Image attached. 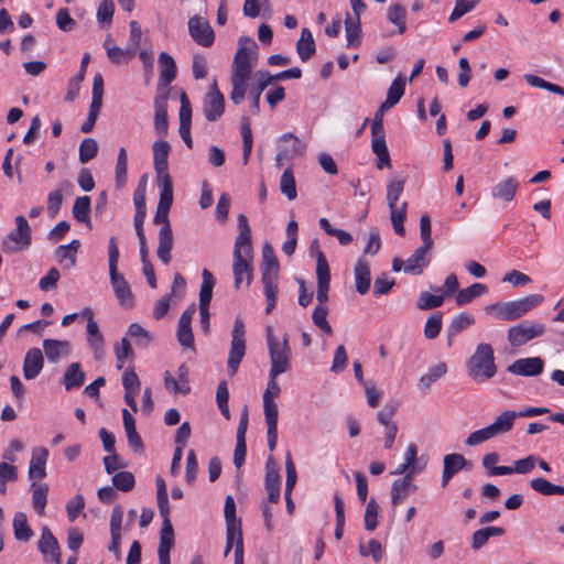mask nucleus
<instances>
[{
    "mask_svg": "<svg viewBox=\"0 0 564 564\" xmlns=\"http://www.w3.org/2000/svg\"><path fill=\"white\" fill-rule=\"evenodd\" d=\"M171 147L165 140H158L153 143V164L156 177H171L167 172V158Z\"/></svg>",
    "mask_w": 564,
    "mask_h": 564,
    "instance_id": "nucleus-20",
    "label": "nucleus"
},
{
    "mask_svg": "<svg viewBox=\"0 0 564 564\" xmlns=\"http://www.w3.org/2000/svg\"><path fill=\"white\" fill-rule=\"evenodd\" d=\"M345 32H346V46L358 47L361 43V26L360 21L352 20L349 14L345 19Z\"/></svg>",
    "mask_w": 564,
    "mask_h": 564,
    "instance_id": "nucleus-45",
    "label": "nucleus"
},
{
    "mask_svg": "<svg viewBox=\"0 0 564 564\" xmlns=\"http://www.w3.org/2000/svg\"><path fill=\"white\" fill-rule=\"evenodd\" d=\"M170 88L158 85L154 97V129L156 134L165 137L169 131L167 100Z\"/></svg>",
    "mask_w": 564,
    "mask_h": 564,
    "instance_id": "nucleus-9",
    "label": "nucleus"
},
{
    "mask_svg": "<svg viewBox=\"0 0 564 564\" xmlns=\"http://www.w3.org/2000/svg\"><path fill=\"white\" fill-rule=\"evenodd\" d=\"M328 310L325 305H316L313 311L312 319L313 323L327 335H332L333 329L327 321Z\"/></svg>",
    "mask_w": 564,
    "mask_h": 564,
    "instance_id": "nucleus-60",
    "label": "nucleus"
},
{
    "mask_svg": "<svg viewBox=\"0 0 564 564\" xmlns=\"http://www.w3.org/2000/svg\"><path fill=\"white\" fill-rule=\"evenodd\" d=\"M406 208L408 203L403 202L400 206L393 205V207H389L390 209V218L393 226V229L397 235L404 236V221L406 219Z\"/></svg>",
    "mask_w": 564,
    "mask_h": 564,
    "instance_id": "nucleus-48",
    "label": "nucleus"
},
{
    "mask_svg": "<svg viewBox=\"0 0 564 564\" xmlns=\"http://www.w3.org/2000/svg\"><path fill=\"white\" fill-rule=\"evenodd\" d=\"M544 333V324L523 321L508 329L507 339L512 347H521L530 340L543 336Z\"/></svg>",
    "mask_w": 564,
    "mask_h": 564,
    "instance_id": "nucleus-7",
    "label": "nucleus"
},
{
    "mask_svg": "<svg viewBox=\"0 0 564 564\" xmlns=\"http://www.w3.org/2000/svg\"><path fill=\"white\" fill-rule=\"evenodd\" d=\"M128 334L135 339V344L147 347L152 340L151 335L140 324L132 323L128 328Z\"/></svg>",
    "mask_w": 564,
    "mask_h": 564,
    "instance_id": "nucleus-64",
    "label": "nucleus"
},
{
    "mask_svg": "<svg viewBox=\"0 0 564 564\" xmlns=\"http://www.w3.org/2000/svg\"><path fill=\"white\" fill-rule=\"evenodd\" d=\"M109 278L119 303L123 306L131 307L133 305V294L123 274H121L118 269L110 270Z\"/></svg>",
    "mask_w": 564,
    "mask_h": 564,
    "instance_id": "nucleus-15",
    "label": "nucleus"
},
{
    "mask_svg": "<svg viewBox=\"0 0 564 564\" xmlns=\"http://www.w3.org/2000/svg\"><path fill=\"white\" fill-rule=\"evenodd\" d=\"M405 180L391 177L387 186V204L388 207H393L398 204L400 196L404 191Z\"/></svg>",
    "mask_w": 564,
    "mask_h": 564,
    "instance_id": "nucleus-53",
    "label": "nucleus"
},
{
    "mask_svg": "<svg viewBox=\"0 0 564 564\" xmlns=\"http://www.w3.org/2000/svg\"><path fill=\"white\" fill-rule=\"evenodd\" d=\"M257 43L249 36H241L232 62L231 77L250 79L252 72L251 58H257Z\"/></svg>",
    "mask_w": 564,
    "mask_h": 564,
    "instance_id": "nucleus-4",
    "label": "nucleus"
},
{
    "mask_svg": "<svg viewBox=\"0 0 564 564\" xmlns=\"http://www.w3.org/2000/svg\"><path fill=\"white\" fill-rule=\"evenodd\" d=\"M488 288L482 283H474L470 286L459 290L456 294V303L457 305H466L470 303L474 299L484 295L487 293Z\"/></svg>",
    "mask_w": 564,
    "mask_h": 564,
    "instance_id": "nucleus-47",
    "label": "nucleus"
},
{
    "mask_svg": "<svg viewBox=\"0 0 564 564\" xmlns=\"http://www.w3.org/2000/svg\"><path fill=\"white\" fill-rule=\"evenodd\" d=\"M441 329H442V314L441 313L433 314L427 318V321L425 323L424 336L427 339H434L440 335Z\"/></svg>",
    "mask_w": 564,
    "mask_h": 564,
    "instance_id": "nucleus-63",
    "label": "nucleus"
},
{
    "mask_svg": "<svg viewBox=\"0 0 564 564\" xmlns=\"http://www.w3.org/2000/svg\"><path fill=\"white\" fill-rule=\"evenodd\" d=\"M245 334V323L241 318L237 317L231 332V344L227 360L228 372L230 376H235L237 373L239 365L246 354Z\"/></svg>",
    "mask_w": 564,
    "mask_h": 564,
    "instance_id": "nucleus-6",
    "label": "nucleus"
},
{
    "mask_svg": "<svg viewBox=\"0 0 564 564\" xmlns=\"http://www.w3.org/2000/svg\"><path fill=\"white\" fill-rule=\"evenodd\" d=\"M122 419H123V426H124V431L127 434V440H128L129 446L135 453H143L144 445H143L141 436L137 432L134 417L127 409H123L122 410Z\"/></svg>",
    "mask_w": 564,
    "mask_h": 564,
    "instance_id": "nucleus-27",
    "label": "nucleus"
},
{
    "mask_svg": "<svg viewBox=\"0 0 564 564\" xmlns=\"http://www.w3.org/2000/svg\"><path fill=\"white\" fill-rule=\"evenodd\" d=\"M160 188L158 207L170 210L173 204V182L171 177H156Z\"/></svg>",
    "mask_w": 564,
    "mask_h": 564,
    "instance_id": "nucleus-44",
    "label": "nucleus"
},
{
    "mask_svg": "<svg viewBox=\"0 0 564 564\" xmlns=\"http://www.w3.org/2000/svg\"><path fill=\"white\" fill-rule=\"evenodd\" d=\"M387 20L397 26L398 34H404L406 31V10L401 4H391L387 9Z\"/></svg>",
    "mask_w": 564,
    "mask_h": 564,
    "instance_id": "nucleus-39",
    "label": "nucleus"
},
{
    "mask_svg": "<svg viewBox=\"0 0 564 564\" xmlns=\"http://www.w3.org/2000/svg\"><path fill=\"white\" fill-rule=\"evenodd\" d=\"M444 302L443 295H436L429 292H422L416 302V307L421 311H429L440 307Z\"/></svg>",
    "mask_w": 564,
    "mask_h": 564,
    "instance_id": "nucleus-58",
    "label": "nucleus"
},
{
    "mask_svg": "<svg viewBox=\"0 0 564 564\" xmlns=\"http://www.w3.org/2000/svg\"><path fill=\"white\" fill-rule=\"evenodd\" d=\"M506 530L501 527H486L474 532L471 536V547L474 550L481 549L491 536H501Z\"/></svg>",
    "mask_w": 564,
    "mask_h": 564,
    "instance_id": "nucleus-36",
    "label": "nucleus"
},
{
    "mask_svg": "<svg viewBox=\"0 0 564 564\" xmlns=\"http://www.w3.org/2000/svg\"><path fill=\"white\" fill-rule=\"evenodd\" d=\"M240 131H241V138H242V143H243L242 159H243V164H247L250 159L252 145H253V138H252L250 120L247 116H242V118H241Z\"/></svg>",
    "mask_w": 564,
    "mask_h": 564,
    "instance_id": "nucleus-51",
    "label": "nucleus"
},
{
    "mask_svg": "<svg viewBox=\"0 0 564 564\" xmlns=\"http://www.w3.org/2000/svg\"><path fill=\"white\" fill-rule=\"evenodd\" d=\"M98 153L97 141L93 138H86L79 145V162L85 164L93 160Z\"/></svg>",
    "mask_w": 564,
    "mask_h": 564,
    "instance_id": "nucleus-59",
    "label": "nucleus"
},
{
    "mask_svg": "<svg viewBox=\"0 0 564 564\" xmlns=\"http://www.w3.org/2000/svg\"><path fill=\"white\" fill-rule=\"evenodd\" d=\"M73 216L78 223L90 227V198L88 196L77 197L73 205Z\"/></svg>",
    "mask_w": 564,
    "mask_h": 564,
    "instance_id": "nucleus-49",
    "label": "nucleus"
},
{
    "mask_svg": "<svg viewBox=\"0 0 564 564\" xmlns=\"http://www.w3.org/2000/svg\"><path fill=\"white\" fill-rule=\"evenodd\" d=\"M174 544V531L171 521L162 524L158 549L159 564H170V551Z\"/></svg>",
    "mask_w": 564,
    "mask_h": 564,
    "instance_id": "nucleus-24",
    "label": "nucleus"
},
{
    "mask_svg": "<svg viewBox=\"0 0 564 564\" xmlns=\"http://www.w3.org/2000/svg\"><path fill=\"white\" fill-rule=\"evenodd\" d=\"M278 281H279V275H269V274L261 275V283L263 285V294H264L265 301H267V307H265L267 314H270L276 305L278 293H279Z\"/></svg>",
    "mask_w": 564,
    "mask_h": 564,
    "instance_id": "nucleus-30",
    "label": "nucleus"
},
{
    "mask_svg": "<svg viewBox=\"0 0 564 564\" xmlns=\"http://www.w3.org/2000/svg\"><path fill=\"white\" fill-rule=\"evenodd\" d=\"M356 290L359 294H366L370 289V267L364 259H358L355 265Z\"/></svg>",
    "mask_w": 564,
    "mask_h": 564,
    "instance_id": "nucleus-34",
    "label": "nucleus"
},
{
    "mask_svg": "<svg viewBox=\"0 0 564 564\" xmlns=\"http://www.w3.org/2000/svg\"><path fill=\"white\" fill-rule=\"evenodd\" d=\"M530 487L544 496L564 495L563 486L554 485L542 477L533 478L530 481Z\"/></svg>",
    "mask_w": 564,
    "mask_h": 564,
    "instance_id": "nucleus-52",
    "label": "nucleus"
},
{
    "mask_svg": "<svg viewBox=\"0 0 564 564\" xmlns=\"http://www.w3.org/2000/svg\"><path fill=\"white\" fill-rule=\"evenodd\" d=\"M160 77L159 84L162 87L169 88V85L176 78L177 67L172 55L162 52L159 55Z\"/></svg>",
    "mask_w": 564,
    "mask_h": 564,
    "instance_id": "nucleus-25",
    "label": "nucleus"
},
{
    "mask_svg": "<svg viewBox=\"0 0 564 564\" xmlns=\"http://www.w3.org/2000/svg\"><path fill=\"white\" fill-rule=\"evenodd\" d=\"M413 471H408L403 478L397 479L391 486V503L398 506L404 501L405 498L416 491L417 486L412 482Z\"/></svg>",
    "mask_w": 564,
    "mask_h": 564,
    "instance_id": "nucleus-17",
    "label": "nucleus"
},
{
    "mask_svg": "<svg viewBox=\"0 0 564 564\" xmlns=\"http://www.w3.org/2000/svg\"><path fill=\"white\" fill-rule=\"evenodd\" d=\"M202 278L203 282L199 290V307H209L216 281L212 272L207 269L203 270Z\"/></svg>",
    "mask_w": 564,
    "mask_h": 564,
    "instance_id": "nucleus-43",
    "label": "nucleus"
},
{
    "mask_svg": "<svg viewBox=\"0 0 564 564\" xmlns=\"http://www.w3.org/2000/svg\"><path fill=\"white\" fill-rule=\"evenodd\" d=\"M79 248L80 241L78 239L72 240L68 245L58 246L54 252L56 261L62 264L64 269H72L76 265L77 251Z\"/></svg>",
    "mask_w": 564,
    "mask_h": 564,
    "instance_id": "nucleus-23",
    "label": "nucleus"
},
{
    "mask_svg": "<svg viewBox=\"0 0 564 564\" xmlns=\"http://www.w3.org/2000/svg\"><path fill=\"white\" fill-rule=\"evenodd\" d=\"M123 520V510L121 506H116L111 511L110 517V542L108 544V550L116 554L117 557L120 556V541H121V525Z\"/></svg>",
    "mask_w": 564,
    "mask_h": 564,
    "instance_id": "nucleus-19",
    "label": "nucleus"
},
{
    "mask_svg": "<svg viewBox=\"0 0 564 564\" xmlns=\"http://www.w3.org/2000/svg\"><path fill=\"white\" fill-rule=\"evenodd\" d=\"M112 485L116 489L127 492L133 489L135 479L130 471H118L112 476Z\"/></svg>",
    "mask_w": 564,
    "mask_h": 564,
    "instance_id": "nucleus-56",
    "label": "nucleus"
},
{
    "mask_svg": "<svg viewBox=\"0 0 564 564\" xmlns=\"http://www.w3.org/2000/svg\"><path fill=\"white\" fill-rule=\"evenodd\" d=\"M334 506H335V513H336L335 538L337 540H340L344 534L345 510H344V500L338 494H336L334 496Z\"/></svg>",
    "mask_w": 564,
    "mask_h": 564,
    "instance_id": "nucleus-61",
    "label": "nucleus"
},
{
    "mask_svg": "<svg viewBox=\"0 0 564 564\" xmlns=\"http://www.w3.org/2000/svg\"><path fill=\"white\" fill-rule=\"evenodd\" d=\"M316 52L315 41L310 29L303 28L296 42V53L302 62H307Z\"/></svg>",
    "mask_w": 564,
    "mask_h": 564,
    "instance_id": "nucleus-32",
    "label": "nucleus"
},
{
    "mask_svg": "<svg viewBox=\"0 0 564 564\" xmlns=\"http://www.w3.org/2000/svg\"><path fill=\"white\" fill-rule=\"evenodd\" d=\"M280 265L273 247L265 242L262 248L261 275H279Z\"/></svg>",
    "mask_w": 564,
    "mask_h": 564,
    "instance_id": "nucleus-35",
    "label": "nucleus"
},
{
    "mask_svg": "<svg viewBox=\"0 0 564 564\" xmlns=\"http://www.w3.org/2000/svg\"><path fill=\"white\" fill-rule=\"evenodd\" d=\"M471 463L467 460L462 454L453 453L447 454L443 458V469L455 476L463 469H470Z\"/></svg>",
    "mask_w": 564,
    "mask_h": 564,
    "instance_id": "nucleus-40",
    "label": "nucleus"
},
{
    "mask_svg": "<svg viewBox=\"0 0 564 564\" xmlns=\"http://www.w3.org/2000/svg\"><path fill=\"white\" fill-rule=\"evenodd\" d=\"M468 376L478 383L486 382L497 373L495 352L490 344L480 343L466 361Z\"/></svg>",
    "mask_w": 564,
    "mask_h": 564,
    "instance_id": "nucleus-2",
    "label": "nucleus"
},
{
    "mask_svg": "<svg viewBox=\"0 0 564 564\" xmlns=\"http://www.w3.org/2000/svg\"><path fill=\"white\" fill-rule=\"evenodd\" d=\"M169 212L170 210L156 207V212L153 217V223L155 225H161L158 234L159 246L156 256L165 265L171 262V251L174 243L172 227L169 219Z\"/></svg>",
    "mask_w": 564,
    "mask_h": 564,
    "instance_id": "nucleus-5",
    "label": "nucleus"
},
{
    "mask_svg": "<svg viewBox=\"0 0 564 564\" xmlns=\"http://www.w3.org/2000/svg\"><path fill=\"white\" fill-rule=\"evenodd\" d=\"M319 227L328 235V236H333V237H336L338 239V242L341 245V246H348L352 242L354 238L351 236V234H349L348 231H345L343 229H337V228H334L329 220L327 218H321L319 221Z\"/></svg>",
    "mask_w": 564,
    "mask_h": 564,
    "instance_id": "nucleus-54",
    "label": "nucleus"
},
{
    "mask_svg": "<svg viewBox=\"0 0 564 564\" xmlns=\"http://www.w3.org/2000/svg\"><path fill=\"white\" fill-rule=\"evenodd\" d=\"M15 228L8 232L1 241V250L7 253H18L28 250L32 245V229L26 218L19 215L14 218Z\"/></svg>",
    "mask_w": 564,
    "mask_h": 564,
    "instance_id": "nucleus-3",
    "label": "nucleus"
},
{
    "mask_svg": "<svg viewBox=\"0 0 564 564\" xmlns=\"http://www.w3.org/2000/svg\"><path fill=\"white\" fill-rule=\"evenodd\" d=\"M48 452L44 447H36L32 452V457L29 466V477L31 479H42L46 476V460Z\"/></svg>",
    "mask_w": 564,
    "mask_h": 564,
    "instance_id": "nucleus-28",
    "label": "nucleus"
},
{
    "mask_svg": "<svg viewBox=\"0 0 564 564\" xmlns=\"http://www.w3.org/2000/svg\"><path fill=\"white\" fill-rule=\"evenodd\" d=\"M281 192L288 197L289 200L296 198V183L291 167L286 169L280 180Z\"/></svg>",
    "mask_w": 564,
    "mask_h": 564,
    "instance_id": "nucleus-55",
    "label": "nucleus"
},
{
    "mask_svg": "<svg viewBox=\"0 0 564 564\" xmlns=\"http://www.w3.org/2000/svg\"><path fill=\"white\" fill-rule=\"evenodd\" d=\"M238 230L232 254L234 284L237 290L240 289L243 281L249 286L253 279L251 229L248 218L243 214L238 216Z\"/></svg>",
    "mask_w": 564,
    "mask_h": 564,
    "instance_id": "nucleus-1",
    "label": "nucleus"
},
{
    "mask_svg": "<svg viewBox=\"0 0 564 564\" xmlns=\"http://www.w3.org/2000/svg\"><path fill=\"white\" fill-rule=\"evenodd\" d=\"M432 249L420 246L415 251L405 260L404 272L409 274H421L423 269L430 263L429 252Z\"/></svg>",
    "mask_w": 564,
    "mask_h": 564,
    "instance_id": "nucleus-26",
    "label": "nucleus"
},
{
    "mask_svg": "<svg viewBox=\"0 0 564 564\" xmlns=\"http://www.w3.org/2000/svg\"><path fill=\"white\" fill-rule=\"evenodd\" d=\"M191 37L200 46L210 47L215 41V33L207 20L195 15L188 20Z\"/></svg>",
    "mask_w": 564,
    "mask_h": 564,
    "instance_id": "nucleus-12",
    "label": "nucleus"
},
{
    "mask_svg": "<svg viewBox=\"0 0 564 564\" xmlns=\"http://www.w3.org/2000/svg\"><path fill=\"white\" fill-rule=\"evenodd\" d=\"M48 487L45 484H32V505L37 514L43 516L47 503Z\"/></svg>",
    "mask_w": 564,
    "mask_h": 564,
    "instance_id": "nucleus-50",
    "label": "nucleus"
},
{
    "mask_svg": "<svg viewBox=\"0 0 564 564\" xmlns=\"http://www.w3.org/2000/svg\"><path fill=\"white\" fill-rule=\"evenodd\" d=\"M474 324L475 318L473 315L467 313H460L459 315L455 316L452 319L449 325V332L452 335H457Z\"/></svg>",
    "mask_w": 564,
    "mask_h": 564,
    "instance_id": "nucleus-62",
    "label": "nucleus"
},
{
    "mask_svg": "<svg viewBox=\"0 0 564 564\" xmlns=\"http://www.w3.org/2000/svg\"><path fill=\"white\" fill-rule=\"evenodd\" d=\"M265 490L281 489V475L279 473V466L272 455H270L265 463V477H264Z\"/></svg>",
    "mask_w": 564,
    "mask_h": 564,
    "instance_id": "nucleus-42",
    "label": "nucleus"
},
{
    "mask_svg": "<svg viewBox=\"0 0 564 564\" xmlns=\"http://www.w3.org/2000/svg\"><path fill=\"white\" fill-rule=\"evenodd\" d=\"M279 376H273V373H269V381L267 384V389L263 392V412L264 416L279 417V409L274 399L279 398L281 393V388L276 381Z\"/></svg>",
    "mask_w": 564,
    "mask_h": 564,
    "instance_id": "nucleus-18",
    "label": "nucleus"
},
{
    "mask_svg": "<svg viewBox=\"0 0 564 564\" xmlns=\"http://www.w3.org/2000/svg\"><path fill=\"white\" fill-rule=\"evenodd\" d=\"M544 301L541 294H530L525 297L506 302L507 321H516L539 306Z\"/></svg>",
    "mask_w": 564,
    "mask_h": 564,
    "instance_id": "nucleus-11",
    "label": "nucleus"
},
{
    "mask_svg": "<svg viewBox=\"0 0 564 564\" xmlns=\"http://www.w3.org/2000/svg\"><path fill=\"white\" fill-rule=\"evenodd\" d=\"M86 380V375L79 362H73L65 369L63 383L67 391L80 388Z\"/></svg>",
    "mask_w": 564,
    "mask_h": 564,
    "instance_id": "nucleus-33",
    "label": "nucleus"
},
{
    "mask_svg": "<svg viewBox=\"0 0 564 564\" xmlns=\"http://www.w3.org/2000/svg\"><path fill=\"white\" fill-rule=\"evenodd\" d=\"M544 362L540 357L517 359L508 367V371L524 377H534L543 371Z\"/></svg>",
    "mask_w": 564,
    "mask_h": 564,
    "instance_id": "nucleus-16",
    "label": "nucleus"
},
{
    "mask_svg": "<svg viewBox=\"0 0 564 564\" xmlns=\"http://www.w3.org/2000/svg\"><path fill=\"white\" fill-rule=\"evenodd\" d=\"M89 61H90L89 54L88 53L84 54L78 74L76 76H74L73 78H70V80L68 83V90H67V94L65 97L66 100L73 101L77 97V95L79 93V86H80V83L85 78V74H86V69H87V65H88Z\"/></svg>",
    "mask_w": 564,
    "mask_h": 564,
    "instance_id": "nucleus-41",
    "label": "nucleus"
},
{
    "mask_svg": "<svg viewBox=\"0 0 564 564\" xmlns=\"http://www.w3.org/2000/svg\"><path fill=\"white\" fill-rule=\"evenodd\" d=\"M44 366L43 354L40 348H31L26 351L23 362V376L26 380L36 378Z\"/></svg>",
    "mask_w": 564,
    "mask_h": 564,
    "instance_id": "nucleus-21",
    "label": "nucleus"
},
{
    "mask_svg": "<svg viewBox=\"0 0 564 564\" xmlns=\"http://www.w3.org/2000/svg\"><path fill=\"white\" fill-rule=\"evenodd\" d=\"M225 97L214 82L203 98V112L207 121L215 122L224 115Z\"/></svg>",
    "mask_w": 564,
    "mask_h": 564,
    "instance_id": "nucleus-10",
    "label": "nucleus"
},
{
    "mask_svg": "<svg viewBox=\"0 0 564 564\" xmlns=\"http://www.w3.org/2000/svg\"><path fill=\"white\" fill-rule=\"evenodd\" d=\"M316 276H317L316 299L318 301V305H324L328 301L330 271H329L328 262H327L326 257L323 251H318V253H317Z\"/></svg>",
    "mask_w": 564,
    "mask_h": 564,
    "instance_id": "nucleus-13",
    "label": "nucleus"
},
{
    "mask_svg": "<svg viewBox=\"0 0 564 564\" xmlns=\"http://www.w3.org/2000/svg\"><path fill=\"white\" fill-rule=\"evenodd\" d=\"M43 349L50 362H57L61 358L66 357L72 351V345L68 340L44 339Z\"/></svg>",
    "mask_w": 564,
    "mask_h": 564,
    "instance_id": "nucleus-22",
    "label": "nucleus"
},
{
    "mask_svg": "<svg viewBox=\"0 0 564 564\" xmlns=\"http://www.w3.org/2000/svg\"><path fill=\"white\" fill-rule=\"evenodd\" d=\"M39 550L46 561L54 562L55 564L62 563L59 544L48 527L42 528Z\"/></svg>",
    "mask_w": 564,
    "mask_h": 564,
    "instance_id": "nucleus-14",
    "label": "nucleus"
},
{
    "mask_svg": "<svg viewBox=\"0 0 564 564\" xmlns=\"http://www.w3.org/2000/svg\"><path fill=\"white\" fill-rule=\"evenodd\" d=\"M86 332L88 347L94 352L96 359L101 358L104 354L105 339L99 329L98 323L96 321L87 323Z\"/></svg>",
    "mask_w": 564,
    "mask_h": 564,
    "instance_id": "nucleus-31",
    "label": "nucleus"
},
{
    "mask_svg": "<svg viewBox=\"0 0 564 564\" xmlns=\"http://www.w3.org/2000/svg\"><path fill=\"white\" fill-rule=\"evenodd\" d=\"M379 512H380L379 503L373 498H371L367 503L365 517H364L365 529L367 531H373L377 528V525H378L377 519H378Z\"/></svg>",
    "mask_w": 564,
    "mask_h": 564,
    "instance_id": "nucleus-57",
    "label": "nucleus"
},
{
    "mask_svg": "<svg viewBox=\"0 0 564 564\" xmlns=\"http://www.w3.org/2000/svg\"><path fill=\"white\" fill-rule=\"evenodd\" d=\"M12 524L14 538L18 541L28 542L32 538L33 531L28 524L26 514L24 512H17Z\"/></svg>",
    "mask_w": 564,
    "mask_h": 564,
    "instance_id": "nucleus-46",
    "label": "nucleus"
},
{
    "mask_svg": "<svg viewBox=\"0 0 564 564\" xmlns=\"http://www.w3.org/2000/svg\"><path fill=\"white\" fill-rule=\"evenodd\" d=\"M447 372V365L445 362H438L431 367L426 373L421 376L417 382V387L422 391H426L430 387L437 381L440 378L445 376Z\"/></svg>",
    "mask_w": 564,
    "mask_h": 564,
    "instance_id": "nucleus-38",
    "label": "nucleus"
},
{
    "mask_svg": "<svg viewBox=\"0 0 564 564\" xmlns=\"http://www.w3.org/2000/svg\"><path fill=\"white\" fill-rule=\"evenodd\" d=\"M516 419V411H505L499 416H497L494 423L488 425V427L494 436L505 434L511 431Z\"/></svg>",
    "mask_w": 564,
    "mask_h": 564,
    "instance_id": "nucleus-37",
    "label": "nucleus"
},
{
    "mask_svg": "<svg viewBox=\"0 0 564 564\" xmlns=\"http://www.w3.org/2000/svg\"><path fill=\"white\" fill-rule=\"evenodd\" d=\"M271 361V369L269 373L280 376L291 368V348L289 346L288 334L284 335L283 340L268 347Z\"/></svg>",
    "mask_w": 564,
    "mask_h": 564,
    "instance_id": "nucleus-8",
    "label": "nucleus"
},
{
    "mask_svg": "<svg viewBox=\"0 0 564 564\" xmlns=\"http://www.w3.org/2000/svg\"><path fill=\"white\" fill-rule=\"evenodd\" d=\"M519 188V182L514 176H508L507 178L498 182L491 188V196L496 199H502L505 202H511Z\"/></svg>",
    "mask_w": 564,
    "mask_h": 564,
    "instance_id": "nucleus-29",
    "label": "nucleus"
}]
</instances>
